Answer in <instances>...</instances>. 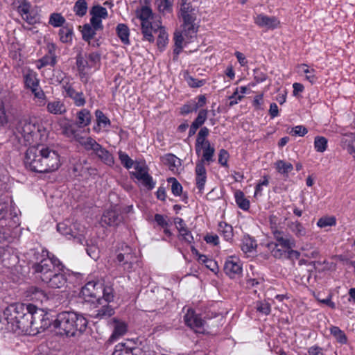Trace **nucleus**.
I'll return each instance as SVG.
<instances>
[{"mask_svg": "<svg viewBox=\"0 0 355 355\" xmlns=\"http://www.w3.org/2000/svg\"><path fill=\"white\" fill-rule=\"evenodd\" d=\"M235 201L238 207L244 210L247 211L250 208V201L245 197L244 193L240 190H237L234 193Z\"/></svg>", "mask_w": 355, "mask_h": 355, "instance_id": "obj_37", "label": "nucleus"}, {"mask_svg": "<svg viewBox=\"0 0 355 355\" xmlns=\"http://www.w3.org/2000/svg\"><path fill=\"white\" fill-rule=\"evenodd\" d=\"M207 118V110H200L198 112V114L196 119L193 121V124L196 125L197 127L200 128L202 125V124L205 122Z\"/></svg>", "mask_w": 355, "mask_h": 355, "instance_id": "obj_61", "label": "nucleus"}, {"mask_svg": "<svg viewBox=\"0 0 355 355\" xmlns=\"http://www.w3.org/2000/svg\"><path fill=\"white\" fill-rule=\"evenodd\" d=\"M3 316L9 330L18 334H31L33 318L41 315L35 305L16 303L10 304L5 309Z\"/></svg>", "mask_w": 355, "mask_h": 355, "instance_id": "obj_2", "label": "nucleus"}, {"mask_svg": "<svg viewBox=\"0 0 355 355\" xmlns=\"http://www.w3.org/2000/svg\"><path fill=\"white\" fill-rule=\"evenodd\" d=\"M119 159L121 163V164L125 167L127 169L131 168L134 165L133 160L129 157V155L125 153V152H123L121 150H119Z\"/></svg>", "mask_w": 355, "mask_h": 355, "instance_id": "obj_55", "label": "nucleus"}, {"mask_svg": "<svg viewBox=\"0 0 355 355\" xmlns=\"http://www.w3.org/2000/svg\"><path fill=\"white\" fill-rule=\"evenodd\" d=\"M336 223V220L334 216L322 217L320 218L317 222L318 226L321 228L327 227L329 226H334Z\"/></svg>", "mask_w": 355, "mask_h": 355, "instance_id": "obj_59", "label": "nucleus"}, {"mask_svg": "<svg viewBox=\"0 0 355 355\" xmlns=\"http://www.w3.org/2000/svg\"><path fill=\"white\" fill-rule=\"evenodd\" d=\"M121 250L116 256V261L125 272L130 273L133 271L134 265L138 261L137 257L135 250L128 245L122 247Z\"/></svg>", "mask_w": 355, "mask_h": 355, "instance_id": "obj_8", "label": "nucleus"}, {"mask_svg": "<svg viewBox=\"0 0 355 355\" xmlns=\"http://www.w3.org/2000/svg\"><path fill=\"white\" fill-rule=\"evenodd\" d=\"M97 31L94 29L89 24H86L83 26L82 36L83 39L89 42L90 40L94 38Z\"/></svg>", "mask_w": 355, "mask_h": 355, "instance_id": "obj_48", "label": "nucleus"}, {"mask_svg": "<svg viewBox=\"0 0 355 355\" xmlns=\"http://www.w3.org/2000/svg\"><path fill=\"white\" fill-rule=\"evenodd\" d=\"M16 130L28 143L43 142L47 137L46 128L40 123L30 119L20 120Z\"/></svg>", "mask_w": 355, "mask_h": 355, "instance_id": "obj_4", "label": "nucleus"}, {"mask_svg": "<svg viewBox=\"0 0 355 355\" xmlns=\"http://www.w3.org/2000/svg\"><path fill=\"white\" fill-rule=\"evenodd\" d=\"M47 111L54 115H62L67 112V107L64 103L60 99L49 101L46 104Z\"/></svg>", "mask_w": 355, "mask_h": 355, "instance_id": "obj_24", "label": "nucleus"}, {"mask_svg": "<svg viewBox=\"0 0 355 355\" xmlns=\"http://www.w3.org/2000/svg\"><path fill=\"white\" fill-rule=\"evenodd\" d=\"M25 85L31 90L39 86V82L33 73H28L24 76Z\"/></svg>", "mask_w": 355, "mask_h": 355, "instance_id": "obj_56", "label": "nucleus"}, {"mask_svg": "<svg viewBox=\"0 0 355 355\" xmlns=\"http://www.w3.org/2000/svg\"><path fill=\"white\" fill-rule=\"evenodd\" d=\"M184 320L185 324L193 329L196 333H205V330L204 329L205 321L197 315L193 309L191 308L187 309V311L184 316Z\"/></svg>", "mask_w": 355, "mask_h": 355, "instance_id": "obj_11", "label": "nucleus"}, {"mask_svg": "<svg viewBox=\"0 0 355 355\" xmlns=\"http://www.w3.org/2000/svg\"><path fill=\"white\" fill-rule=\"evenodd\" d=\"M42 161L43 173L53 172L60 166V155L57 151L42 144Z\"/></svg>", "mask_w": 355, "mask_h": 355, "instance_id": "obj_7", "label": "nucleus"}, {"mask_svg": "<svg viewBox=\"0 0 355 355\" xmlns=\"http://www.w3.org/2000/svg\"><path fill=\"white\" fill-rule=\"evenodd\" d=\"M42 144L31 146L26 150L24 157V164L27 169L43 173V164L42 161Z\"/></svg>", "mask_w": 355, "mask_h": 355, "instance_id": "obj_6", "label": "nucleus"}, {"mask_svg": "<svg viewBox=\"0 0 355 355\" xmlns=\"http://www.w3.org/2000/svg\"><path fill=\"white\" fill-rule=\"evenodd\" d=\"M76 141H78L86 151H92V154H95L101 146L91 137L80 135V137H77Z\"/></svg>", "mask_w": 355, "mask_h": 355, "instance_id": "obj_23", "label": "nucleus"}, {"mask_svg": "<svg viewBox=\"0 0 355 355\" xmlns=\"http://www.w3.org/2000/svg\"><path fill=\"white\" fill-rule=\"evenodd\" d=\"M341 148L352 155L355 161V133L349 132L341 136L340 140Z\"/></svg>", "mask_w": 355, "mask_h": 355, "instance_id": "obj_18", "label": "nucleus"}, {"mask_svg": "<svg viewBox=\"0 0 355 355\" xmlns=\"http://www.w3.org/2000/svg\"><path fill=\"white\" fill-rule=\"evenodd\" d=\"M59 125L60 126L62 134L69 139H73L76 141L77 137H80V134L74 128L73 125L71 123L68 119H62L60 120Z\"/></svg>", "mask_w": 355, "mask_h": 355, "instance_id": "obj_22", "label": "nucleus"}, {"mask_svg": "<svg viewBox=\"0 0 355 355\" xmlns=\"http://www.w3.org/2000/svg\"><path fill=\"white\" fill-rule=\"evenodd\" d=\"M224 271L230 278H234L242 272L240 262L235 257H229L225 263Z\"/></svg>", "mask_w": 355, "mask_h": 355, "instance_id": "obj_17", "label": "nucleus"}, {"mask_svg": "<svg viewBox=\"0 0 355 355\" xmlns=\"http://www.w3.org/2000/svg\"><path fill=\"white\" fill-rule=\"evenodd\" d=\"M184 33L182 32L176 31L174 33V42H175V48L173 49V53L176 56V59L178 58V55L182 50V43L184 41ZM174 60L175 58L174 57Z\"/></svg>", "mask_w": 355, "mask_h": 355, "instance_id": "obj_44", "label": "nucleus"}, {"mask_svg": "<svg viewBox=\"0 0 355 355\" xmlns=\"http://www.w3.org/2000/svg\"><path fill=\"white\" fill-rule=\"evenodd\" d=\"M179 17L182 19V33L184 37L189 40L196 37L198 27L195 23L196 20L195 9L190 3H184L180 5Z\"/></svg>", "mask_w": 355, "mask_h": 355, "instance_id": "obj_5", "label": "nucleus"}, {"mask_svg": "<svg viewBox=\"0 0 355 355\" xmlns=\"http://www.w3.org/2000/svg\"><path fill=\"white\" fill-rule=\"evenodd\" d=\"M26 297L35 302L42 303L48 300L46 294L42 289L34 286L28 288L26 292Z\"/></svg>", "mask_w": 355, "mask_h": 355, "instance_id": "obj_25", "label": "nucleus"}, {"mask_svg": "<svg viewBox=\"0 0 355 355\" xmlns=\"http://www.w3.org/2000/svg\"><path fill=\"white\" fill-rule=\"evenodd\" d=\"M103 163L105 164L112 166L114 164V157L113 155L103 148L102 146L98 149L96 153L94 154Z\"/></svg>", "mask_w": 355, "mask_h": 355, "instance_id": "obj_28", "label": "nucleus"}, {"mask_svg": "<svg viewBox=\"0 0 355 355\" xmlns=\"http://www.w3.org/2000/svg\"><path fill=\"white\" fill-rule=\"evenodd\" d=\"M162 162L168 166V168L175 171L181 165L180 159L173 154H166L162 157Z\"/></svg>", "mask_w": 355, "mask_h": 355, "instance_id": "obj_29", "label": "nucleus"}, {"mask_svg": "<svg viewBox=\"0 0 355 355\" xmlns=\"http://www.w3.org/2000/svg\"><path fill=\"white\" fill-rule=\"evenodd\" d=\"M255 308L258 312L266 315H269L271 311L270 304L265 301H257Z\"/></svg>", "mask_w": 355, "mask_h": 355, "instance_id": "obj_58", "label": "nucleus"}, {"mask_svg": "<svg viewBox=\"0 0 355 355\" xmlns=\"http://www.w3.org/2000/svg\"><path fill=\"white\" fill-rule=\"evenodd\" d=\"M254 23L261 28L275 29L279 24V21L275 17H268L259 14L254 17Z\"/></svg>", "mask_w": 355, "mask_h": 355, "instance_id": "obj_20", "label": "nucleus"}, {"mask_svg": "<svg viewBox=\"0 0 355 355\" xmlns=\"http://www.w3.org/2000/svg\"><path fill=\"white\" fill-rule=\"evenodd\" d=\"M110 303L102 301L101 298L92 303L94 310L92 313L91 316L94 318L101 320L113 315L114 314V309Z\"/></svg>", "mask_w": 355, "mask_h": 355, "instance_id": "obj_12", "label": "nucleus"}, {"mask_svg": "<svg viewBox=\"0 0 355 355\" xmlns=\"http://www.w3.org/2000/svg\"><path fill=\"white\" fill-rule=\"evenodd\" d=\"M89 65L85 55H83L81 53H79L76 56V66L78 72L84 73V71L87 67H89Z\"/></svg>", "mask_w": 355, "mask_h": 355, "instance_id": "obj_53", "label": "nucleus"}, {"mask_svg": "<svg viewBox=\"0 0 355 355\" xmlns=\"http://www.w3.org/2000/svg\"><path fill=\"white\" fill-rule=\"evenodd\" d=\"M136 343L132 340L120 343L115 346L112 355H146L139 347H135Z\"/></svg>", "mask_w": 355, "mask_h": 355, "instance_id": "obj_13", "label": "nucleus"}, {"mask_svg": "<svg viewBox=\"0 0 355 355\" xmlns=\"http://www.w3.org/2000/svg\"><path fill=\"white\" fill-rule=\"evenodd\" d=\"M141 26L144 40H147L150 43L154 42L155 37L153 36V33L156 29L153 27L151 22H141Z\"/></svg>", "mask_w": 355, "mask_h": 355, "instance_id": "obj_30", "label": "nucleus"}, {"mask_svg": "<svg viewBox=\"0 0 355 355\" xmlns=\"http://www.w3.org/2000/svg\"><path fill=\"white\" fill-rule=\"evenodd\" d=\"M154 33H158L157 44L158 48L162 50L168 43V33L162 26L159 27L157 30H155Z\"/></svg>", "mask_w": 355, "mask_h": 355, "instance_id": "obj_42", "label": "nucleus"}, {"mask_svg": "<svg viewBox=\"0 0 355 355\" xmlns=\"http://www.w3.org/2000/svg\"><path fill=\"white\" fill-rule=\"evenodd\" d=\"M90 15L94 17H99L100 19H105L108 15L107 10L105 8L96 5L94 6L90 10Z\"/></svg>", "mask_w": 355, "mask_h": 355, "instance_id": "obj_50", "label": "nucleus"}, {"mask_svg": "<svg viewBox=\"0 0 355 355\" xmlns=\"http://www.w3.org/2000/svg\"><path fill=\"white\" fill-rule=\"evenodd\" d=\"M116 34L124 44H129L130 31L128 27L124 24H119L116 28Z\"/></svg>", "mask_w": 355, "mask_h": 355, "instance_id": "obj_36", "label": "nucleus"}, {"mask_svg": "<svg viewBox=\"0 0 355 355\" xmlns=\"http://www.w3.org/2000/svg\"><path fill=\"white\" fill-rule=\"evenodd\" d=\"M114 325L112 335L108 339L110 343H114L127 332V325L123 322H119L116 320H114Z\"/></svg>", "mask_w": 355, "mask_h": 355, "instance_id": "obj_27", "label": "nucleus"}, {"mask_svg": "<svg viewBox=\"0 0 355 355\" xmlns=\"http://www.w3.org/2000/svg\"><path fill=\"white\" fill-rule=\"evenodd\" d=\"M314 147L317 152L323 153L327 147V139L324 137L317 136L314 140Z\"/></svg>", "mask_w": 355, "mask_h": 355, "instance_id": "obj_54", "label": "nucleus"}, {"mask_svg": "<svg viewBox=\"0 0 355 355\" xmlns=\"http://www.w3.org/2000/svg\"><path fill=\"white\" fill-rule=\"evenodd\" d=\"M175 225H176V228L180 233V239L184 241L187 243H193V236L191 232V231L187 227L186 223L184 220L181 218L176 217L173 220Z\"/></svg>", "mask_w": 355, "mask_h": 355, "instance_id": "obj_19", "label": "nucleus"}, {"mask_svg": "<svg viewBox=\"0 0 355 355\" xmlns=\"http://www.w3.org/2000/svg\"><path fill=\"white\" fill-rule=\"evenodd\" d=\"M56 64V57L55 55H52L51 53L49 55H46L43 56L41 59L38 60L37 68L41 69L46 66H55Z\"/></svg>", "mask_w": 355, "mask_h": 355, "instance_id": "obj_47", "label": "nucleus"}, {"mask_svg": "<svg viewBox=\"0 0 355 355\" xmlns=\"http://www.w3.org/2000/svg\"><path fill=\"white\" fill-rule=\"evenodd\" d=\"M257 246V241L249 235H245L242 239L241 250L243 252H252Z\"/></svg>", "mask_w": 355, "mask_h": 355, "instance_id": "obj_34", "label": "nucleus"}, {"mask_svg": "<svg viewBox=\"0 0 355 355\" xmlns=\"http://www.w3.org/2000/svg\"><path fill=\"white\" fill-rule=\"evenodd\" d=\"M87 61L89 62V68L94 67V65L100 62L101 55L96 52H93L89 54H85Z\"/></svg>", "mask_w": 355, "mask_h": 355, "instance_id": "obj_64", "label": "nucleus"}, {"mask_svg": "<svg viewBox=\"0 0 355 355\" xmlns=\"http://www.w3.org/2000/svg\"><path fill=\"white\" fill-rule=\"evenodd\" d=\"M92 116L87 109H82L77 113V124L80 128L88 125L91 122Z\"/></svg>", "mask_w": 355, "mask_h": 355, "instance_id": "obj_31", "label": "nucleus"}, {"mask_svg": "<svg viewBox=\"0 0 355 355\" xmlns=\"http://www.w3.org/2000/svg\"><path fill=\"white\" fill-rule=\"evenodd\" d=\"M272 234L276 241L275 243L286 250L295 247V240L288 233L275 228L272 230Z\"/></svg>", "mask_w": 355, "mask_h": 355, "instance_id": "obj_15", "label": "nucleus"}, {"mask_svg": "<svg viewBox=\"0 0 355 355\" xmlns=\"http://www.w3.org/2000/svg\"><path fill=\"white\" fill-rule=\"evenodd\" d=\"M331 334L336 339V340L341 343L345 344L347 341V336L345 332L339 327L333 326L330 328Z\"/></svg>", "mask_w": 355, "mask_h": 355, "instance_id": "obj_46", "label": "nucleus"}, {"mask_svg": "<svg viewBox=\"0 0 355 355\" xmlns=\"http://www.w3.org/2000/svg\"><path fill=\"white\" fill-rule=\"evenodd\" d=\"M88 320L83 314L75 311H62L57 315L53 326L57 333L67 337L83 334L87 329Z\"/></svg>", "mask_w": 355, "mask_h": 355, "instance_id": "obj_3", "label": "nucleus"}, {"mask_svg": "<svg viewBox=\"0 0 355 355\" xmlns=\"http://www.w3.org/2000/svg\"><path fill=\"white\" fill-rule=\"evenodd\" d=\"M303 68V72L306 74V79L309 80L311 84H314L317 80V77L315 74V69H309L306 64H302Z\"/></svg>", "mask_w": 355, "mask_h": 355, "instance_id": "obj_60", "label": "nucleus"}, {"mask_svg": "<svg viewBox=\"0 0 355 355\" xmlns=\"http://www.w3.org/2000/svg\"><path fill=\"white\" fill-rule=\"evenodd\" d=\"M137 16L141 22H150L149 19L153 17L152 10L148 6H143L137 11Z\"/></svg>", "mask_w": 355, "mask_h": 355, "instance_id": "obj_51", "label": "nucleus"}, {"mask_svg": "<svg viewBox=\"0 0 355 355\" xmlns=\"http://www.w3.org/2000/svg\"><path fill=\"white\" fill-rule=\"evenodd\" d=\"M267 248L272 256L276 259H284L286 255H288V252H286L288 250L276 245L274 242L269 243L267 245Z\"/></svg>", "mask_w": 355, "mask_h": 355, "instance_id": "obj_33", "label": "nucleus"}, {"mask_svg": "<svg viewBox=\"0 0 355 355\" xmlns=\"http://www.w3.org/2000/svg\"><path fill=\"white\" fill-rule=\"evenodd\" d=\"M37 261L33 265L35 272L40 274L41 280L49 288L58 289L64 288L67 284V277L64 273V265L47 250L34 253Z\"/></svg>", "mask_w": 355, "mask_h": 355, "instance_id": "obj_1", "label": "nucleus"}, {"mask_svg": "<svg viewBox=\"0 0 355 355\" xmlns=\"http://www.w3.org/2000/svg\"><path fill=\"white\" fill-rule=\"evenodd\" d=\"M73 30L72 26L68 25L62 26L59 30L60 40L63 43H67L72 40Z\"/></svg>", "mask_w": 355, "mask_h": 355, "instance_id": "obj_39", "label": "nucleus"}, {"mask_svg": "<svg viewBox=\"0 0 355 355\" xmlns=\"http://www.w3.org/2000/svg\"><path fill=\"white\" fill-rule=\"evenodd\" d=\"M101 293L103 296L101 300L107 302H112L114 301L115 297V293L112 284L102 285Z\"/></svg>", "mask_w": 355, "mask_h": 355, "instance_id": "obj_41", "label": "nucleus"}, {"mask_svg": "<svg viewBox=\"0 0 355 355\" xmlns=\"http://www.w3.org/2000/svg\"><path fill=\"white\" fill-rule=\"evenodd\" d=\"M218 231L227 241L232 239L234 234L232 225L225 222H220L218 225Z\"/></svg>", "mask_w": 355, "mask_h": 355, "instance_id": "obj_40", "label": "nucleus"}, {"mask_svg": "<svg viewBox=\"0 0 355 355\" xmlns=\"http://www.w3.org/2000/svg\"><path fill=\"white\" fill-rule=\"evenodd\" d=\"M66 20L60 13H52L50 15L49 23L53 27H62Z\"/></svg>", "mask_w": 355, "mask_h": 355, "instance_id": "obj_49", "label": "nucleus"}, {"mask_svg": "<svg viewBox=\"0 0 355 355\" xmlns=\"http://www.w3.org/2000/svg\"><path fill=\"white\" fill-rule=\"evenodd\" d=\"M38 312L41 316H35V318H33V324L31 329L33 333L31 334H35V331L39 332L40 329L44 331L53 323V321L52 322L46 314H44L41 309H38Z\"/></svg>", "mask_w": 355, "mask_h": 355, "instance_id": "obj_16", "label": "nucleus"}, {"mask_svg": "<svg viewBox=\"0 0 355 355\" xmlns=\"http://www.w3.org/2000/svg\"><path fill=\"white\" fill-rule=\"evenodd\" d=\"M102 291V284L95 282H88L81 290V295L85 301L94 303L98 299H101V294Z\"/></svg>", "mask_w": 355, "mask_h": 355, "instance_id": "obj_10", "label": "nucleus"}, {"mask_svg": "<svg viewBox=\"0 0 355 355\" xmlns=\"http://www.w3.org/2000/svg\"><path fill=\"white\" fill-rule=\"evenodd\" d=\"M288 227L297 238L304 236L306 234V229L302 224L297 220L288 223Z\"/></svg>", "mask_w": 355, "mask_h": 355, "instance_id": "obj_38", "label": "nucleus"}, {"mask_svg": "<svg viewBox=\"0 0 355 355\" xmlns=\"http://www.w3.org/2000/svg\"><path fill=\"white\" fill-rule=\"evenodd\" d=\"M202 150H203L202 156L201 159L198 162H202L204 165L205 162L209 164L214 161L213 157L215 152L214 148L211 146L210 142H207V146H203Z\"/></svg>", "mask_w": 355, "mask_h": 355, "instance_id": "obj_32", "label": "nucleus"}, {"mask_svg": "<svg viewBox=\"0 0 355 355\" xmlns=\"http://www.w3.org/2000/svg\"><path fill=\"white\" fill-rule=\"evenodd\" d=\"M134 168L135 172L132 173V175L138 180L141 181L144 187L148 190H152L155 186V182H154L152 176L148 173V169L146 166L141 165L139 163H137Z\"/></svg>", "mask_w": 355, "mask_h": 355, "instance_id": "obj_14", "label": "nucleus"}, {"mask_svg": "<svg viewBox=\"0 0 355 355\" xmlns=\"http://www.w3.org/2000/svg\"><path fill=\"white\" fill-rule=\"evenodd\" d=\"M168 182L171 183V191L176 196H180L182 192V187L175 178H169Z\"/></svg>", "mask_w": 355, "mask_h": 355, "instance_id": "obj_57", "label": "nucleus"}, {"mask_svg": "<svg viewBox=\"0 0 355 355\" xmlns=\"http://www.w3.org/2000/svg\"><path fill=\"white\" fill-rule=\"evenodd\" d=\"M196 187L200 191L204 189L205 184L207 180V172L204 164L202 162H197L196 166Z\"/></svg>", "mask_w": 355, "mask_h": 355, "instance_id": "obj_26", "label": "nucleus"}, {"mask_svg": "<svg viewBox=\"0 0 355 355\" xmlns=\"http://www.w3.org/2000/svg\"><path fill=\"white\" fill-rule=\"evenodd\" d=\"M87 10V3L85 0H78L74 5L73 11L79 17H83Z\"/></svg>", "mask_w": 355, "mask_h": 355, "instance_id": "obj_52", "label": "nucleus"}, {"mask_svg": "<svg viewBox=\"0 0 355 355\" xmlns=\"http://www.w3.org/2000/svg\"><path fill=\"white\" fill-rule=\"evenodd\" d=\"M95 116L96 118L97 125L99 127V129L96 130L97 132L101 130V126L106 128L110 125V120L104 114L101 110H96L95 112Z\"/></svg>", "mask_w": 355, "mask_h": 355, "instance_id": "obj_45", "label": "nucleus"}, {"mask_svg": "<svg viewBox=\"0 0 355 355\" xmlns=\"http://www.w3.org/2000/svg\"><path fill=\"white\" fill-rule=\"evenodd\" d=\"M207 142H209V141L207 140L205 137H201L200 136L197 135L196 144H195V149H196V154L198 155H200V153L202 149V147L205 146H207Z\"/></svg>", "mask_w": 355, "mask_h": 355, "instance_id": "obj_63", "label": "nucleus"}, {"mask_svg": "<svg viewBox=\"0 0 355 355\" xmlns=\"http://www.w3.org/2000/svg\"><path fill=\"white\" fill-rule=\"evenodd\" d=\"M185 80L189 87L193 88H198L203 86L205 83V80H198L193 78L191 76L187 75L184 77Z\"/></svg>", "mask_w": 355, "mask_h": 355, "instance_id": "obj_62", "label": "nucleus"}, {"mask_svg": "<svg viewBox=\"0 0 355 355\" xmlns=\"http://www.w3.org/2000/svg\"><path fill=\"white\" fill-rule=\"evenodd\" d=\"M121 221L122 216L113 209L105 211L101 217V223L108 226H117Z\"/></svg>", "mask_w": 355, "mask_h": 355, "instance_id": "obj_21", "label": "nucleus"}, {"mask_svg": "<svg viewBox=\"0 0 355 355\" xmlns=\"http://www.w3.org/2000/svg\"><path fill=\"white\" fill-rule=\"evenodd\" d=\"M275 166L278 173L286 178L288 177V173L293 169L292 164L284 160L277 161Z\"/></svg>", "mask_w": 355, "mask_h": 355, "instance_id": "obj_35", "label": "nucleus"}, {"mask_svg": "<svg viewBox=\"0 0 355 355\" xmlns=\"http://www.w3.org/2000/svg\"><path fill=\"white\" fill-rule=\"evenodd\" d=\"M159 12L169 13L173 10L174 0H155Z\"/></svg>", "mask_w": 355, "mask_h": 355, "instance_id": "obj_43", "label": "nucleus"}, {"mask_svg": "<svg viewBox=\"0 0 355 355\" xmlns=\"http://www.w3.org/2000/svg\"><path fill=\"white\" fill-rule=\"evenodd\" d=\"M63 90L62 94L65 98L71 99L74 105L77 107L84 106L86 103V99L83 92H77L73 83H69L68 79L62 80Z\"/></svg>", "mask_w": 355, "mask_h": 355, "instance_id": "obj_9", "label": "nucleus"}]
</instances>
